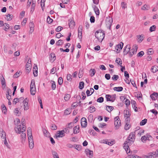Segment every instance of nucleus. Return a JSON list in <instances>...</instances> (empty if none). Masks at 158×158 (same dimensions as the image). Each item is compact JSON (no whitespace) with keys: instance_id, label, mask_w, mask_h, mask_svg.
I'll return each instance as SVG.
<instances>
[{"instance_id":"f257e3e1","label":"nucleus","mask_w":158,"mask_h":158,"mask_svg":"<svg viewBox=\"0 0 158 158\" xmlns=\"http://www.w3.org/2000/svg\"><path fill=\"white\" fill-rule=\"evenodd\" d=\"M135 132L131 133L127 140L124 143L123 148L127 154L130 152L129 146L134 143L135 139Z\"/></svg>"},{"instance_id":"f03ea898","label":"nucleus","mask_w":158,"mask_h":158,"mask_svg":"<svg viewBox=\"0 0 158 158\" xmlns=\"http://www.w3.org/2000/svg\"><path fill=\"white\" fill-rule=\"evenodd\" d=\"M27 131L29 147L31 149H32L34 147V141L32 135V131L31 127H29L28 128Z\"/></svg>"},{"instance_id":"7ed1b4c3","label":"nucleus","mask_w":158,"mask_h":158,"mask_svg":"<svg viewBox=\"0 0 158 158\" xmlns=\"http://www.w3.org/2000/svg\"><path fill=\"white\" fill-rule=\"evenodd\" d=\"M95 35L98 41L102 42L105 37V34L102 31L99 30L96 32Z\"/></svg>"},{"instance_id":"20e7f679","label":"nucleus","mask_w":158,"mask_h":158,"mask_svg":"<svg viewBox=\"0 0 158 158\" xmlns=\"http://www.w3.org/2000/svg\"><path fill=\"white\" fill-rule=\"evenodd\" d=\"M24 123L22 122V125H19L17 127L15 128V131L17 133H20V132H23L26 129V127L24 125Z\"/></svg>"},{"instance_id":"39448f33","label":"nucleus","mask_w":158,"mask_h":158,"mask_svg":"<svg viewBox=\"0 0 158 158\" xmlns=\"http://www.w3.org/2000/svg\"><path fill=\"white\" fill-rule=\"evenodd\" d=\"M31 94L34 95L36 92V87L35 85V81L34 80H32L31 81L30 85Z\"/></svg>"},{"instance_id":"423d86ee","label":"nucleus","mask_w":158,"mask_h":158,"mask_svg":"<svg viewBox=\"0 0 158 158\" xmlns=\"http://www.w3.org/2000/svg\"><path fill=\"white\" fill-rule=\"evenodd\" d=\"M158 156V149L156 152H153L149 153L144 157V158H155Z\"/></svg>"},{"instance_id":"0eeeda50","label":"nucleus","mask_w":158,"mask_h":158,"mask_svg":"<svg viewBox=\"0 0 158 158\" xmlns=\"http://www.w3.org/2000/svg\"><path fill=\"white\" fill-rule=\"evenodd\" d=\"M115 127L116 129H118L120 126L121 121L118 116H117L114 118Z\"/></svg>"},{"instance_id":"6e6552de","label":"nucleus","mask_w":158,"mask_h":158,"mask_svg":"<svg viewBox=\"0 0 158 158\" xmlns=\"http://www.w3.org/2000/svg\"><path fill=\"white\" fill-rule=\"evenodd\" d=\"M138 49L137 45L135 44L132 47V48L130 50V52L129 54L130 56H131L134 54L136 53Z\"/></svg>"},{"instance_id":"1a4fd4ad","label":"nucleus","mask_w":158,"mask_h":158,"mask_svg":"<svg viewBox=\"0 0 158 158\" xmlns=\"http://www.w3.org/2000/svg\"><path fill=\"white\" fill-rule=\"evenodd\" d=\"M28 99L26 98L24 100L23 102L24 110H27L29 109V106L28 105Z\"/></svg>"},{"instance_id":"9d476101","label":"nucleus","mask_w":158,"mask_h":158,"mask_svg":"<svg viewBox=\"0 0 158 158\" xmlns=\"http://www.w3.org/2000/svg\"><path fill=\"white\" fill-rule=\"evenodd\" d=\"M115 96L116 95H113L111 96L109 94H106V98L107 101H111L112 102H113L115 100Z\"/></svg>"},{"instance_id":"9b49d317","label":"nucleus","mask_w":158,"mask_h":158,"mask_svg":"<svg viewBox=\"0 0 158 158\" xmlns=\"http://www.w3.org/2000/svg\"><path fill=\"white\" fill-rule=\"evenodd\" d=\"M113 22L112 19L110 17L108 18H107L106 20V23L107 26L109 27H110L111 25Z\"/></svg>"},{"instance_id":"f8f14e48","label":"nucleus","mask_w":158,"mask_h":158,"mask_svg":"<svg viewBox=\"0 0 158 158\" xmlns=\"http://www.w3.org/2000/svg\"><path fill=\"white\" fill-rule=\"evenodd\" d=\"M64 130L60 131H57L56 135V138L62 137L65 136Z\"/></svg>"},{"instance_id":"ddd939ff","label":"nucleus","mask_w":158,"mask_h":158,"mask_svg":"<svg viewBox=\"0 0 158 158\" xmlns=\"http://www.w3.org/2000/svg\"><path fill=\"white\" fill-rule=\"evenodd\" d=\"M81 124L82 127H85L87 125V120L85 118L83 117L81 119Z\"/></svg>"},{"instance_id":"4468645a","label":"nucleus","mask_w":158,"mask_h":158,"mask_svg":"<svg viewBox=\"0 0 158 158\" xmlns=\"http://www.w3.org/2000/svg\"><path fill=\"white\" fill-rule=\"evenodd\" d=\"M131 48L130 45H127L125 47V49L123 51L124 55H127L128 52H130V49Z\"/></svg>"},{"instance_id":"2eb2a0df","label":"nucleus","mask_w":158,"mask_h":158,"mask_svg":"<svg viewBox=\"0 0 158 158\" xmlns=\"http://www.w3.org/2000/svg\"><path fill=\"white\" fill-rule=\"evenodd\" d=\"M69 25L70 28H73L75 25V23L73 20L71 19L69 20Z\"/></svg>"},{"instance_id":"dca6fc26","label":"nucleus","mask_w":158,"mask_h":158,"mask_svg":"<svg viewBox=\"0 0 158 158\" xmlns=\"http://www.w3.org/2000/svg\"><path fill=\"white\" fill-rule=\"evenodd\" d=\"M150 137V135H146L142 137L141 138V141L143 142H145L147 140H149V138Z\"/></svg>"},{"instance_id":"f3484780","label":"nucleus","mask_w":158,"mask_h":158,"mask_svg":"<svg viewBox=\"0 0 158 158\" xmlns=\"http://www.w3.org/2000/svg\"><path fill=\"white\" fill-rule=\"evenodd\" d=\"M123 43L121 42L120 44L116 45L115 49L117 50H118V49L121 50L123 47Z\"/></svg>"},{"instance_id":"a211bd4d","label":"nucleus","mask_w":158,"mask_h":158,"mask_svg":"<svg viewBox=\"0 0 158 158\" xmlns=\"http://www.w3.org/2000/svg\"><path fill=\"white\" fill-rule=\"evenodd\" d=\"M33 74L35 77L37 76L38 73V68L36 65L33 68Z\"/></svg>"},{"instance_id":"6ab92c4d","label":"nucleus","mask_w":158,"mask_h":158,"mask_svg":"<svg viewBox=\"0 0 158 158\" xmlns=\"http://www.w3.org/2000/svg\"><path fill=\"white\" fill-rule=\"evenodd\" d=\"M145 155H144L142 157L139 156L137 155H128L127 156V158H144V157Z\"/></svg>"},{"instance_id":"aec40b11","label":"nucleus","mask_w":158,"mask_h":158,"mask_svg":"<svg viewBox=\"0 0 158 158\" xmlns=\"http://www.w3.org/2000/svg\"><path fill=\"white\" fill-rule=\"evenodd\" d=\"M79 125H77L73 128V133L74 134L78 133L79 132Z\"/></svg>"},{"instance_id":"412c9836","label":"nucleus","mask_w":158,"mask_h":158,"mask_svg":"<svg viewBox=\"0 0 158 158\" xmlns=\"http://www.w3.org/2000/svg\"><path fill=\"white\" fill-rule=\"evenodd\" d=\"M158 94L157 93H154L150 95V97L152 100H156V98H157Z\"/></svg>"},{"instance_id":"4be33fe9","label":"nucleus","mask_w":158,"mask_h":158,"mask_svg":"<svg viewBox=\"0 0 158 158\" xmlns=\"http://www.w3.org/2000/svg\"><path fill=\"white\" fill-rule=\"evenodd\" d=\"M93 7L96 14L97 15H99V11L98 8L96 6H94Z\"/></svg>"},{"instance_id":"5701e85b","label":"nucleus","mask_w":158,"mask_h":158,"mask_svg":"<svg viewBox=\"0 0 158 158\" xmlns=\"http://www.w3.org/2000/svg\"><path fill=\"white\" fill-rule=\"evenodd\" d=\"M123 89V88L122 87H115L113 88V89L114 90L118 92L122 91Z\"/></svg>"},{"instance_id":"b1692460","label":"nucleus","mask_w":158,"mask_h":158,"mask_svg":"<svg viewBox=\"0 0 158 158\" xmlns=\"http://www.w3.org/2000/svg\"><path fill=\"white\" fill-rule=\"evenodd\" d=\"M85 152L87 155H89V156L92 155L93 152L92 151L88 149H87L85 150Z\"/></svg>"},{"instance_id":"393cba45","label":"nucleus","mask_w":158,"mask_h":158,"mask_svg":"<svg viewBox=\"0 0 158 158\" xmlns=\"http://www.w3.org/2000/svg\"><path fill=\"white\" fill-rule=\"evenodd\" d=\"M52 154L54 158H59L57 153L55 151H52Z\"/></svg>"},{"instance_id":"a878e982","label":"nucleus","mask_w":158,"mask_h":158,"mask_svg":"<svg viewBox=\"0 0 158 158\" xmlns=\"http://www.w3.org/2000/svg\"><path fill=\"white\" fill-rule=\"evenodd\" d=\"M150 8L149 6L147 4L144 5L141 8V9L143 10H148Z\"/></svg>"},{"instance_id":"bb28decb","label":"nucleus","mask_w":158,"mask_h":158,"mask_svg":"<svg viewBox=\"0 0 158 158\" xmlns=\"http://www.w3.org/2000/svg\"><path fill=\"white\" fill-rule=\"evenodd\" d=\"M14 113L17 116H19L21 114V113L19 112V108H17L15 109Z\"/></svg>"},{"instance_id":"cd10ccee","label":"nucleus","mask_w":158,"mask_h":158,"mask_svg":"<svg viewBox=\"0 0 158 158\" xmlns=\"http://www.w3.org/2000/svg\"><path fill=\"white\" fill-rule=\"evenodd\" d=\"M21 139L22 140V141L23 142L25 141L26 137V134L25 133H22L21 135Z\"/></svg>"},{"instance_id":"c85d7f7f","label":"nucleus","mask_w":158,"mask_h":158,"mask_svg":"<svg viewBox=\"0 0 158 158\" xmlns=\"http://www.w3.org/2000/svg\"><path fill=\"white\" fill-rule=\"evenodd\" d=\"M50 56L51 57L50 60L51 61H54L56 60V56L54 53H51L50 54Z\"/></svg>"},{"instance_id":"c756f323","label":"nucleus","mask_w":158,"mask_h":158,"mask_svg":"<svg viewBox=\"0 0 158 158\" xmlns=\"http://www.w3.org/2000/svg\"><path fill=\"white\" fill-rule=\"evenodd\" d=\"M137 37L138 38L139 40H138V42H139V43H141L143 40V35H138L137 36Z\"/></svg>"},{"instance_id":"7c9ffc66","label":"nucleus","mask_w":158,"mask_h":158,"mask_svg":"<svg viewBox=\"0 0 158 158\" xmlns=\"http://www.w3.org/2000/svg\"><path fill=\"white\" fill-rule=\"evenodd\" d=\"M2 112L4 114H6L7 112L6 108L4 104H2L1 106Z\"/></svg>"},{"instance_id":"2f4dec72","label":"nucleus","mask_w":158,"mask_h":158,"mask_svg":"<svg viewBox=\"0 0 158 158\" xmlns=\"http://www.w3.org/2000/svg\"><path fill=\"white\" fill-rule=\"evenodd\" d=\"M1 81L2 85H6V81L4 77L2 76L1 77Z\"/></svg>"},{"instance_id":"473e14b6","label":"nucleus","mask_w":158,"mask_h":158,"mask_svg":"<svg viewBox=\"0 0 158 158\" xmlns=\"http://www.w3.org/2000/svg\"><path fill=\"white\" fill-rule=\"evenodd\" d=\"M157 68L158 67L157 66H154L152 67L151 69V71L153 73H156L158 70Z\"/></svg>"},{"instance_id":"72a5a7b5","label":"nucleus","mask_w":158,"mask_h":158,"mask_svg":"<svg viewBox=\"0 0 158 158\" xmlns=\"http://www.w3.org/2000/svg\"><path fill=\"white\" fill-rule=\"evenodd\" d=\"M124 116L125 117H129L130 114H129V112L128 110H124Z\"/></svg>"},{"instance_id":"f704fd0d","label":"nucleus","mask_w":158,"mask_h":158,"mask_svg":"<svg viewBox=\"0 0 158 158\" xmlns=\"http://www.w3.org/2000/svg\"><path fill=\"white\" fill-rule=\"evenodd\" d=\"M51 83L52 84L51 87L52 89L55 90L56 88V85L55 82L53 81H51Z\"/></svg>"},{"instance_id":"c9c22d12","label":"nucleus","mask_w":158,"mask_h":158,"mask_svg":"<svg viewBox=\"0 0 158 158\" xmlns=\"http://www.w3.org/2000/svg\"><path fill=\"white\" fill-rule=\"evenodd\" d=\"M63 43V41L62 40H60L56 42V44L57 46H60L62 45Z\"/></svg>"},{"instance_id":"e433bc0d","label":"nucleus","mask_w":158,"mask_h":158,"mask_svg":"<svg viewBox=\"0 0 158 158\" xmlns=\"http://www.w3.org/2000/svg\"><path fill=\"white\" fill-rule=\"evenodd\" d=\"M106 107V110L109 112H110L114 109V107L112 106H107Z\"/></svg>"},{"instance_id":"4c0bfd02","label":"nucleus","mask_w":158,"mask_h":158,"mask_svg":"<svg viewBox=\"0 0 158 158\" xmlns=\"http://www.w3.org/2000/svg\"><path fill=\"white\" fill-rule=\"evenodd\" d=\"M124 127V129L126 130H128L131 127V125L129 124V123H126Z\"/></svg>"},{"instance_id":"58836bf2","label":"nucleus","mask_w":158,"mask_h":158,"mask_svg":"<svg viewBox=\"0 0 158 158\" xmlns=\"http://www.w3.org/2000/svg\"><path fill=\"white\" fill-rule=\"evenodd\" d=\"M26 69L28 73H29L31 69V64H28V66H27V64H26Z\"/></svg>"},{"instance_id":"ea45409f","label":"nucleus","mask_w":158,"mask_h":158,"mask_svg":"<svg viewBox=\"0 0 158 158\" xmlns=\"http://www.w3.org/2000/svg\"><path fill=\"white\" fill-rule=\"evenodd\" d=\"M90 75L91 76H93L95 73V71L94 69H91L89 71Z\"/></svg>"},{"instance_id":"a19ab883","label":"nucleus","mask_w":158,"mask_h":158,"mask_svg":"<svg viewBox=\"0 0 158 158\" xmlns=\"http://www.w3.org/2000/svg\"><path fill=\"white\" fill-rule=\"evenodd\" d=\"M70 97H71V96L70 94H65L64 97V100L65 101H68Z\"/></svg>"},{"instance_id":"79ce46f5","label":"nucleus","mask_w":158,"mask_h":158,"mask_svg":"<svg viewBox=\"0 0 158 158\" xmlns=\"http://www.w3.org/2000/svg\"><path fill=\"white\" fill-rule=\"evenodd\" d=\"M83 74V69H81L79 71L78 75L79 78H81L82 77Z\"/></svg>"},{"instance_id":"37998d69","label":"nucleus","mask_w":158,"mask_h":158,"mask_svg":"<svg viewBox=\"0 0 158 158\" xmlns=\"http://www.w3.org/2000/svg\"><path fill=\"white\" fill-rule=\"evenodd\" d=\"M116 62L119 65H121L122 64V61L121 59L119 58H117L116 60Z\"/></svg>"},{"instance_id":"c03bdc74","label":"nucleus","mask_w":158,"mask_h":158,"mask_svg":"<svg viewBox=\"0 0 158 158\" xmlns=\"http://www.w3.org/2000/svg\"><path fill=\"white\" fill-rule=\"evenodd\" d=\"M6 17V19L7 20H11L13 17V15H12L8 14L7 15Z\"/></svg>"},{"instance_id":"a18cd8bd","label":"nucleus","mask_w":158,"mask_h":158,"mask_svg":"<svg viewBox=\"0 0 158 158\" xmlns=\"http://www.w3.org/2000/svg\"><path fill=\"white\" fill-rule=\"evenodd\" d=\"M1 137L3 139L6 138V133L5 131H2L1 133Z\"/></svg>"},{"instance_id":"49530a36","label":"nucleus","mask_w":158,"mask_h":158,"mask_svg":"<svg viewBox=\"0 0 158 158\" xmlns=\"http://www.w3.org/2000/svg\"><path fill=\"white\" fill-rule=\"evenodd\" d=\"M43 131L44 134L45 136L46 137H49L50 136L49 133L46 130L44 129Z\"/></svg>"},{"instance_id":"de8ad7c7","label":"nucleus","mask_w":158,"mask_h":158,"mask_svg":"<svg viewBox=\"0 0 158 158\" xmlns=\"http://www.w3.org/2000/svg\"><path fill=\"white\" fill-rule=\"evenodd\" d=\"M71 113V110L70 109L66 110L64 112V114L65 115H67Z\"/></svg>"},{"instance_id":"09e8293b","label":"nucleus","mask_w":158,"mask_h":158,"mask_svg":"<svg viewBox=\"0 0 158 158\" xmlns=\"http://www.w3.org/2000/svg\"><path fill=\"white\" fill-rule=\"evenodd\" d=\"M84 83L83 81H81L80 82L79 88L80 89H82L84 86Z\"/></svg>"},{"instance_id":"8fccbe9b","label":"nucleus","mask_w":158,"mask_h":158,"mask_svg":"<svg viewBox=\"0 0 158 158\" xmlns=\"http://www.w3.org/2000/svg\"><path fill=\"white\" fill-rule=\"evenodd\" d=\"M147 121V120L146 119H144L142 120L140 123V125L141 126L144 125L146 123Z\"/></svg>"},{"instance_id":"3c124183","label":"nucleus","mask_w":158,"mask_h":158,"mask_svg":"<svg viewBox=\"0 0 158 158\" xmlns=\"http://www.w3.org/2000/svg\"><path fill=\"white\" fill-rule=\"evenodd\" d=\"M156 27L155 25H153L150 27L149 29L150 31L152 32L155 30Z\"/></svg>"},{"instance_id":"603ef678","label":"nucleus","mask_w":158,"mask_h":158,"mask_svg":"<svg viewBox=\"0 0 158 158\" xmlns=\"http://www.w3.org/2000/svg\"><path fill=\"white\" fill-rule=\"evenodd\" d=\"M148 55H150L152 54L153 53V49L152 48H149L148 49L147 52Z\"/></svg>"},{"instance_id":"864d4df0","label":"nucleus","mask_w":158,"mask_h":158,"mask_svg":"<svg viewBox=\"0 0 158 158\" xmlns=\"http://www.w3.org/2000/svg\"><path fill=\"white\" fill-rule=\"evenodd\" d=\"M89 109L90 110V113H92L95 111L96 109L94 106H90L89 107Z\"/></svg>"},{"instance_id":"5fc2aeb1","label":"nucleus","mask_w":158,"mask_h":158,"mask_svg":"<svg viewBox=\"0 0 158 158\" xmlns=\"http://www.w3.org/2000/svg\"><path fill=\"white\" fill-rule=\"evenodd\" d=\"M121 6L123 9H125L127 7V4L124 2H122L121 3Z\"/></svg>"},{"instance_id":"6e6d98bb","label":"nucleus","mask_w":158,"mask_h":158,"mask_svg":"<svg viewBox=\"0 0 158 158\" xmlns=\"http://www.w3.org/2000/svg\"><path fill=\"white\" fill-rule=\"evenodd\" d=\"M119 78V76L118 75H114L112 77V79L113 80H117Z\"/></svg>"},{"instance_id":"4d7b16f0","label":"nucleus","mask_w":158,"mask_h":158,"mask_svg":"<svg viewBox=\"0 0 158 158\" xmlns=\"http://www.w3.org/2000/svg\"><path fill=\"white\" fill-rule=\"evenodd\" d=\"M104 98L102 97H101L98 98L97 100V102L100 103L102 102H103Z\"/></svg>"},{"instance_id":"13d9d810","label":"nucleus","mask_w":158,"mask_h":158,"mask_svg":"<svg viewBox=\"0 0 158 158\" xmlns=\"http://www.w3.org/2000/svg\"><path fill=\"white\" fill-rule=\"evenodd\" d=\"M72 76L70 74H68L67 77V79L68 81H71L72 80Z\"/></svg>"},{"instance_id":"bf43d9fd","label":"nucleus","mask_w":158,"mask_h":158,"mask_svg":"<svg viewBox=\"0 0 158 158\" xmlns=\"http://www.w3.org/2000/svg\"><path fill=\"white\" fill-rule=\"evenodd\" d=\"M58 84L60 85H61L63 83V79L61 77H60L58 79Z\"/></svg>"},{"instance_id":"052dcab7","label":"nucleus","mask_w":158,"mask_h":158,"mask_svg":"<svg viewBox=\"0 0 158 158\" xmlns=\"http://www.w3.org/2000/svg\"><path fill=\"white\" fill-rule=\"evenodd\" d=\"M56 67H53L51 70V73L52 74H54L56 72Z\"/></svg>"},{"instance_id":"680f3d73","label":"nucleus","mask_w":158,"mask_h":158,"mask_svg":"<svg viewBox=\"0 0 158 158\" xmlns=\"http://www.w3.org/2000/svg\"><path fill=\"white\" fill-rule=\"evenodd\" d=\"M144 54V53L143 51H141L139 52L137 54V56L138 57H141Z\"/></svg>"},{"instance_id":"e2e57ef3","label":"nucleus","mask_w":158,"mask_h":158,"mask_svg":"<svg viewBox=\"0 0 158 158\" xmlns=\"http://www.w3.org/2000/svg\"><path fill=\"white\" fill-rule=\"evenodd\" d=\"M47 21L48 23H51L52 22L53 20L48 16L47 19Z\"/></svg>"},{"instance_id":"0e129e2a","label":"nucleus","mask_w":158,"mask_h":158,"mask_svg":"<svg viewBox=\"0 0 158 158\" xmlns=\"http://www.w3.org/2000/svg\"><path fill=\"white\" fill-rule=\"evenodd\" d=\"M51 128L52 130H56L57 128V127L55 124H52L51 126Z\"/></svg>"},{"instance_id":"69168bd1","label":"nucleus","mask_w":158,"mask_h":158,"mask_svg":"<svg viewBox=\"0 0 158 158\" xmlns=\"http://www.w3.org/2000/svg\"><path fill=\"white\" fill-rule=\"evenodd\" d=\"M150 111L154 114L155 115H157L158 114L157 111L154 109L151 110H150Z\"/></svg>"},{"instance_id":"338daca9","label":"nucleus","mask_w":158,"mask_h":158,"mask_svg":"<svg viewBox=\"0 0 158 158\" xmlns=\"http://www.w3.org/2000/svg\"><path fill=\"white\" fill-rule=\"evenodd\" d=\"M20 72H16L14 75L13 77L14 78H16L18 77L20 75Z\"/></svg>"},{"instance_id":"774afa93","label":"nucleus","mask_w":158,"mask_h":158,"mask_svg":"<svg viewBox=\"0 0 158 158\" xmlns=\"http://www.w3.org/2000/svg\"><path fill=\"white\" fill-rule=\"evenodd\" d=\"M63 28L61 26H58L56 29V31L59 32L62 30Z\"/></svg>"}]
</instances>
